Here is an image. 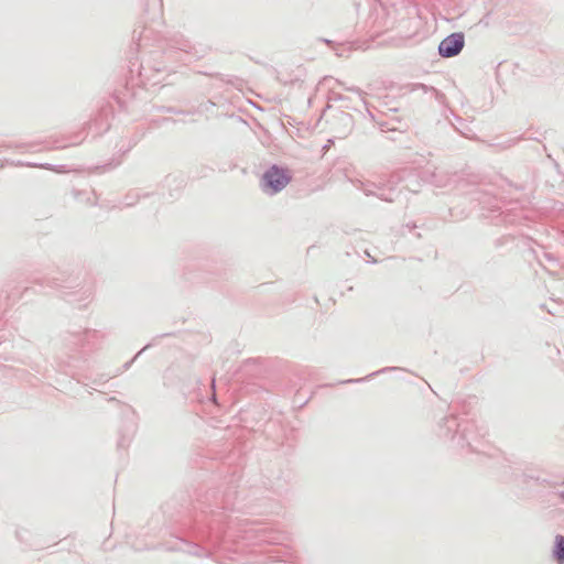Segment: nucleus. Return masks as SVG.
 <instances>
[{
    "label": "nucleus",
    "mask_w": 564,
    "mask_h": 564,
    "mask_svg": "<svg viewBox=\"0 0 564 564\" xmlns=\"http://www.w3.org/2000/svg\"><path fill=\"white\" fill-rule=\"evenodd\" d=\"M290 175L285 170L272 166L263 175L265 188H270L273 193L280 192L290 183Z\"/></svg>",
    "instance_id": "f257e3e1"
},
{
    "label": "nucleus",
    "mask_w": 564,
    "mask_h": 564,
    "mask_svg": "<svg viewBox=\"0 0 564 564\" xmlns=\"http://www.w3.org/2000/svg\"><path fill=\"white\" fill-rule=\"evenodd\" d=\"M464 47V36L460 33H454L444 39L440 46V54L444 57L457 55Z\"/></svg>",
    "instance_id": "f03ea898"
},
{
    "label": "nucleus",
    "mask_w": 564,
    "mask_h": 564,
    "mask_svg": "<svg viewBox=\"0 0 564 564\" xmlns=\"http://www.w3.org/2000/svg\"><path fill=\"white\" fill-rule=\"evenodd\" d=\"M554 556L558 563H563L564 561V536H556V547L554 550Z\"/></svg>",
    "instance_id": "7ed1b4c3"
}]
</instances>
